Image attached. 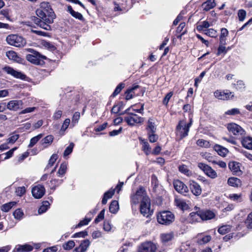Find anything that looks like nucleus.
<instances>
[{"instance_id":"21","label":"nucleus","mask_w":252,"mask_h":252,"mask_svg":"<svg viewBox=\"0 0 252 252\" xmlns=\"http://www.w3.org/2000/svg\"><path fill=\"white\" fill-rule=\"evenodd\" d=\"M214 149L220 156L223 157H225L228 153V150L226 148L220 145L217 144L215 145Z\"/></svg>"},{"instance_id":"18","label":"nucleus","mask_w":252,"mask_h":252,"mask_svg":"<svg viewBox=\"0 0 252 252\" xmlns=\"http://www.w3.org/2000/svg\"><path fill=\"white\" fill-rule=\"evenodd\" d=\"M240 163L235 161L230 162L228 164V167L230 170L234 174L239 175L241 174L242 171L240 170Z\"/></svg>"},{"instance_id":"33","label":"nucleus","mask_w":252,"mask_h":252,"mask_svg":"<svg viewBox=\"0 0 252 252\" xmlns=\"http://www.w3.org/2000/svg\"><path fill=\"white\" fill-rule=\"evenodd\" d=\"M115 190H110L106 191L103 195V197L102 200V203L103 204H106L107 203L108 199L111 198L114 194Z\"/></svg>"},{"instance_id":"27","label":"nucleus","mask_w":252,"mask_h":252,"mask_svg":"<svg viewBox=\"0 0 252 252\" xmlns=\"http://www.w3.org/2000/svg\"><path fill=\"white\" fill-rule=\"evenodd\" d=\"M209 24L206 21V35L211 37H217L218 36L217 32L213 29H209Z\"/></svg>"},{"instance_id":"49","label":"nucleus","mask_w":252,"mask_h":252,"mask_svg":"<svg viewBox=\"0 0 252 252\" xmlns=\"http://www.w3.org/2000/svg\"><path fill=\"white\" fill-rule=\"evenodd\" d=\"M238 16L240 21H243L246 16V11L244 9L239 10L238 11Z\"/></svg>"},{"instance_id":"26","label":"nucleus","mask_w":252,"mask_h":252,"mask_svg":"<svg viewBox=\"0 0 252 252\" xmlns=\"http://www.w3.org/2000/svg\"><path fill=\"white\" fill-rule=\"evenodd\" d=\"M67 11L74 18L80 20H83V15L78 12L75 11L70 5L67 6Z\"/></svg>"},{"instance_id":"59","label":"nucleus","mask_w":252,"mask_h":252,"mask_svg":"<svg viewBox=\"0 0 252 252\" xmlns=\"http://www.w3.org/2000/svg\"><path fill=\"white\" fill-rule=\"evenodd\" d=\"M190 216L191 220L192 222H200V220L198 219L199 216L198 215L196 214L195 212H191L190 214Z\"/></svg>"},{"instance_id":"38","label":"nucleus","mask_w":252,"mask_h":252,"mask_svg":"<svg viewBox=\"0 0 252 252\" xmlns=\"http://www.w3.org/2000/svg\"><path fill=\"white\" fill-rule=\"evenodd\" d=\"M43 135L42 134H39L38 135L32 137L30 140L28 147H32L43 137Z\"/></svg>"},{"instance_id":"30","label":"nucleus","mask_w":252,"mask_h":252,"mask_svg":"<svg viewBox=\"0 0 252 252\" xmlns=\"http://www.w3.org/2000/svg\"><path fill=\"white\" fill-rule=\"evenodd\" d=\"M119 209V203L117 200H113L109 206V211L113 214H115L117 212Z\"/></svg>"},{"instance_id":"63","label":"nucleus","mask_w":252,"mask_h":252,"mask_svg":"<svg viewBox=\"0 0 252 252\" xmlns=\"http://www.w3.org/2000/svg\"><path fill=\"white\" fill-rule=\"evenodd\" d=\"M87 235H88V232L87 231H81V232L75 233L73 235L72 237H73V238H77V237L84 238Z\"/></svg>"},{"instance_id":"34","label":"nucleus","mask_w":252,"mask_h":252,"mask_svg":"<svg viewBox=\"0 0 252 252\" xmlns=\"http://www.w3.org/2000/svg\"><path fill=\"white\" fill-rule=\"evenodd\" d=\"M194 211L195 213L198 215V219L200 220V221L205 220V211L203 209H202L199 207L195 206L194 207Z\"/></svg>"},{"instance_id":"5","label":"nucleus","mask_w":252,"mask_h":252,"mask_svg":"<svg viewBox=\"0 0 252 252\" xmlns=\"http://www.w3.org/2000/svg\"><path fill=\"white\" fill-rule=\"evenodd\" d=\"M29 52L32 54H28L26 56V59L31 63L38 65L41 64V59H46L45 56L41 55L38 52L34 51L33 49H29Z\"/></svg>"},{"instance_id":"51","label":"nucleus","mask_w":252,"mask_h":252,"mask_svg":"<svg viewBox=\"0 0 252 252\" xmlns=\"http://www.w3.org/2000/svg\"><path fill=\"white\" fill-rule=\"evenodd\" d=\"M104 213H105V210L103 209L100 211V212L99 213L97 217L95 219L94 222L96 223H98L101 220H102L104 217Z\"/></svg>"},{"instance_id":"62","label":"nucleus","mask_w":252,"mask_h":252,"mask_svg":"<svg viewBox=\"0 0 252 252\" xmlns=\"http://www.w3.org/2000/svg\"><path fill=\"white\" fill-rule=\"evenodd\" d=\"M226 52H227V50H226V47H225V45L220 44L218 49L217 55H219L222 53L225 54L226 53Z\"/></svg>"},{"instance_id":"14","label":"nucleus","mask_w":252,"mask_h":252,"mask_svg":"<svg viewBox=\"0 0 252 252\" xmlns=\"http://www.w3.org/2000/svg\"><path fill=\"white\" fill-rule=\"evenodd\" d=\"M23 102L21 100H13L8 102L7 108L11 111H17L23 108Z\"/></svg>"},{"instance_id":"45","label":"nucleus","mask_w":252,"mask_h":252,"mask_svg":"<svg viewBox=\"0 0 252 252\" xmlns=\"http://www.w3.org/2000/svg\"><path fill=\"white\" fill-rule=\"evenodd\" d=\"M216 4L215 0H206V11L213 8Z\"/></svg>"},{"instance_id":"54","label":"nucleus","mask_w":252,"mask_h":252,"mask_svg":"<svg viewBox=\"0 0 252 252\" xmlns=\"http://www.w3.org/2000/svg\"><path fill=\"white\" fill-rule=\"evenodd\" d=\"M148 135L149 141L151 143L156 142L158 138V135L156 134L155 133H148Z\"/></svg>"},{"instance_id":"4","label":"nucleus","mask_w":252,"mask_h":252,"mask_svg":"<svg viewBox=\"0 0 252 252\" xmlns=\"http://www.w3.org/2000/svg\"><path fill=\"white\" fill-rule=\"evenodd\" d=\"M146 198H148V196L146 195L144 189L140 188L135 194L132 195L130 197V203L132 208H133L134 205H136L139 202L141 203L143 201H144Z\"/></svg>"},{"instance_id":"6","label":"nucleus","mask_w":252,"mask_h":252,"mask_svg":"<svg viewBox=\"0 0 252 252\" xmlns=\"http://www.w3.org/2000/svg\"><path fill=\"white\" fill-rule=\"evenodd\" d=\"M141 214L144 217L148 218L152 215L153 211L151 209V202L150 198H146L143 201L140 206Z\"/></svg>"},{"instance_id":"41","label":"nucleus","mask_w":252,"mask_h":252,"mask_svg":"<svg viewBox=\"0 0 252 252\" xmlns=\"http://www.w3.org/2000/svg\"><path fill=\"white\" fill-rule=\"evenodd\" d=\"M66 169V164L64 163H62L57 172L58 176L60 177H62L65 173Z\"/></svg>"},{"instance_id":"61","label":"nucleus","mask_w":252,"mask_h":252,"mask_svg":"<svg viewBox=\"0 0 252 252\" xmlns=\"http://www.w3.org/2000/svg\"><path fill=\"white\" fill-rule=\"evenodd\" d=\"M246 223L249 228H252V212L250 213L246 220Z\"/></svg>"},{"instance_id":"19","label":"nucleus","mask_w":252,"mask_h":252,"mask_svg":"<svg viewBox=\"0 0 252 252\" xmlns=\"http://www.w3.org/2000/svg\"><path fill=\"white\" fill-rule=\"evenodd\" d=\"M90 244V241L88 239L84 240L80 244L79 248H76L74 252H85Z\"/></svg>"},{"instance_id":"29","label":"nucleus","mask_w":252,"mask_h":252,"mask_svg":"<svg viewBox=\"0 0 252 252\" xmlns=\"http://www.w3.org/2000/svg\"><path fill=\"white\" fill-rule=\"evenodd\" d=\"M16 250L19 252H31L33 250V247L29 245H18Z\"/></svg>"},{"instance_id":"50","label":"nucleus","mask_w":252,"mask_h":252,"mask_svg":"<svg viewBox=\"0 0 252 252\" xmlns=\"http://www.w3.org/2000/svg\"><path fill=\"white\" fill-rule=\"evenodd\" d=\"M74 146V145L73 143L69 144V146L65 149L64 152V157H66L72 153Z\"/></svg>"},{"instance_id":"46","label":"nucleus","mask_w":252,"mask_h":252,"mask_svg":"<svg viewBox=\"0 0 252 252\" xmlns=\"http://www.w3.org/2000/svg\"><path fill=\"white\" fill-rule=\"evenodd\" d=\"M75 246V243L73 241L70 240L67 242L64 243L63 247L65 250H69L73 248Z\"/></svg>"},{"instance_id":"22","label":"nucleus","mask_w":252,"mask_h":252,"mask_svg":"<svg viewBox=\"0 0 252 252\" xmlns=\"http://www.w3.org/2000/svg\"><path fill=\"white\" fill-rule=\"evenodd\" d=\"M241 143L244 147L249 150H252V138L245 137L242 138Z\"/></svg>"},{"instance_id":"58","label":"nucleus","mask_w":252,"mask_h":252,"mask_svg":"<svg viewBox=\"0 0 252 252\" xmlns=\"http://www.w3.org/2000/svg\"><path fill=\"white\" fill-rule=\"evenodd\" d=\"M228 197L233 201H236L241 198V194L235 193L230 194Z\"/></svg>"},{"instance_id":"20","label":"nucleus","mask_w":252,"mask_h":252,"mask_svg":"<svg viewBox=\"0 0 252 252\" xmlns=\"http://www.w3.org/2000/svg\"><path fill=\"white\" fill-rule=\"evenodd\" d=\"M146 129L147 130L148 134L151 133H156L157 127L153 119H149L147 123V126L146 127Z\"/></svg>"},{"instance_id":"56","label":"nucleus","mask_w":252,"mask_h":252,"mask_svg":"<svg viewBox=\"0 0 252 252\" xmlns=\"http://www.w3.org/2000/svg\"><path fill=\"white\" fill-rule=\"evenodd\" d=\"M233 85L236 87L237 90H241L245 88V84L242 80H239L236 84H233Z\"/></svg>"},{"instance_id":"1","label":"nucleus","mask_w":252,"mask_h":252,"mask_svg":"<svg viewBox=\"0 0 252 252\" xmlns=\"http://www.w3.org/2000/svg\"><path fill=\"white\" fill-rule=\"evenodd\" d=\"M37 17L32 16L31 21L39 27L46 31H51L50 25L54 22L56 15L48 2L43 1L40 3L39 9L36 10Z\"/></svg>"},{"instance_id":"31","label":"nucleus","mask_w":252,"mask_h":252,"mask_svg":"<svg viewBox=\"0 0 252 252\" xmlns=\"http://www.w3.org/2000/svg\"><path fill=\"white\" fill-rule=\"evenodd\" d=\"M63 183V180L60 179H52L49 183L50 189L53 191L55 189L56 187L59 186Z\"/></svg>"},{"instance_id":"7","label":"nucleus","mask_w":252,"mask_h":252,"mask_svg":"<svg viewBox=\"0 0 252 252\" xmlns=\"http://www.w3.org/2000/svg\"><path fill=\"white\" fill-rule=\"evenodd\" d=\"M144 118L139 117L134 113H130L124 118L125 121L128 125L130 126H133L135 124L142 123L144 122Z\"/></svg>"},{"instance_id":"8","label":"nucleus","mask_w":252,"mask_h":252,"mask_svg":"<svg viewBox=\"0 0 252 252\" xmlns=\"http://www.w3.org/2000/svg\"><path fill=\"white\" fill-rule=\"evenodd\" d=\"M227 127L229 132L236 136H243L246 133L245 130L241 126L235 123L228 124Z\"/></svg>"},{"instance_id":"52","label":"nucleus","mask_w":252,"mask_h":252,"mask_svg":"<svg viewBox=\"0 0 252 252\" xmlns=\"http://www.w3.org/2000/svg\"><path fill=\"white\" fill-rule=\"evenodd\" d=\"M240 113V112L239 111V109L238 108H232L225 112V115H236L237 114H239Z\"/></svg>"},{"instance_id":"32","label":"nucleus","mask_w":252,"mask_h":252,"mask_svg":"<svg viewBox=\"0 0 252 252\" xmlns=\"http://www.w3.org/2000/svg\"><path fill=\"white\" fill-rule=\"evenodd\" d=\"M206 175L212 179H214L217 177V172L207 165H206Z\"/></svg>"},{"instance_id":"35","label":"nucleus","mask_w":252,"mask_h":252,"mask_svg":"<svg viewBox=\"0 0 252 252\" xmlns=\"http://www.w3.org/2000/svg\"><path fill=\"white\" fill-rule=\"evenodd\" d=\"M50 203L48 201H44L42 202V205L39 207L38 209L39 214H42L45 212L49 208Z\"/></svg>"},{"instance_id":"24","label":"nucleus","mask_w":252,"mask_h":252,"mask_svg":"<svg viewBox=\"0 0 252 252\" xmlns=\"http://www.w3.org/2000/svg\"><path fill=\"white\" fill-rule=\"evenodd\" d=\"M227 183L229 186L234 187H238L241 185V180L236 177L229 178L227 181Z\"/></svg>"},{"instance_id":"25","label":"nucleus","mask_w":252,"mask_h":252,"mask_svg":"<svg viewBox=\"0 0 252 252\" xmlns=\"http://www.w3.org/2000/svg\"><path fill=\"white\" fill-rule=\"evenodd\" d=\"M54 140V137L51 135H48L42 139L40 143L44 146V148H47L48 146L50 145Z\"/></svg>"},{"instance_id":"15","label":"nucleus","mask_w":252,"mask_h":252,"mask_svg":"<svg viewBox=\"0 0 252 252\" xmlns=\"http://www.w3.org/2000/svg\"><path fill=\"white\" fill-rule=\"evenodd\" d=\"M173 185L175 190L178 192L186 193L188 191V187L180 180L174 181Z\"/></svg>"},{"instance_id":"2","label":"nucleus","mask_w":252,"mask_h":252,"mask_svg":"<svg viewBox=\"0 0 252 252\" xmlns=\"http://www.w3.org/2000/svg\"><path fill=\"white\" fill-rule=\"evenodd\" d=\"M174 215L170 211H163L157 215L158 221L163 225L170 224L174 221Z\"/></svg>"},{"instance_id":"39","label":"nucleus","mask_w":252,"mask_h":252,"mask_svg":"<svg viewBox=\"0 0 252 252\" xmlns=\"http://www.w3.org/2000/svg\"><path fill=\"white\" fill-rule=\"evenodd\" d=\"M138 87V85H135L131 88L127 89L126 92V100H129L130 99L132 98L133 97V94H132L133 91L137 89Z\"/></svg>"},{"instance_id":"17","label":"nucleus","mask_w":252,"mask_h":252,"mask_svg":"<svg viewBox=\"0 0 252 252\" xmlns=\"http://www.w3.org/2000/svg\"><path fill=\"white\" fill-rule=\"evenodd\" d=\"M6 56L9 60L18 63H22L24 61L23 59L21 58L15 52L13 51H8L6 52Z\"/></svg>"},{"instance_id":"12","label":"nucleus","mask_w":252,"mask_h":252,"mask_svg":"<svg viewBox=\"0 0 252 252\" xmlns=\"http://www.w3.org/2000/svg\"><path fill=\"white\" fill-rule=\"evenodd\" d=\"M214 95L218 99L221 100H228L234 97V94L232 92H225L219 90H217L214 93Z\"/></svg>"},{"instance_id":"48","label":"nucleus","mask_w":252,"mask_h":252,"mask_svg":"<svg viewBox=\"0 0 252 252\" xmlns=\"http://www.w3.org/2000/svg\"><path fill=\"white\" fill-rule=\"evenodd\" d=\"M216 217V213L211 210H206V220H212Z\"/></svg>"},{"instance_id":"44","label":"nucleus","mask_w":252,"mask_h":252,"mask_svg":"<svg viewBox=\"0 0 252 252\" xmlns=\"http://www.w3.org/2000/svg\"><path fill=\"white\" fill-rule=\"evenodd\" d=\"M179 170L181 173L188 176H189L191 173V171L188 168L187 166L185 165L180 166L179 167Z\"/></svg>"},{"instance_id":"60","label":"nucleus","mask_w":252,"mask_h":252,"mask_svg":"<svg viewBox=\"0 0 252 252\" xmlns=\"http://www.w3.org/2000/svg\"><path fill=\"white\" fill-rule=\"evenodd\" d=\"M173 95V93L172 92H169L165 96L163 100V104L165 105H167L171 97Z\"/></svg>"},{"instance_id":"57","label":"nucleus","mask_w":252,"mask_h":252,"mask_svg":"<svg viewBox=\"0 0 252 252\" xmlns=\"http://www.w3.org/2000/svg\"><path fill=\"white\" fill-rule=\"evenodd\" d=\"M70 120L69 119H66L61 127V131H64L68 127V126L70 124Z\"/></svg>"},{"instance_id":"53","label":"nucleus","mask_w":252,"mask_h":252,"mask_svg":"<svg viewBox=\"0 0 252 252\" xmlns=\"http://www.w3.org/2000/svg\"><path fill=\"white\" fill-rule=\"evenodd\" d=\"M26 191V190L25 187L23 186L17 188L16 189V193L17 195L22 196L25 193Z\"/></svg>"},{"instance_id":"9","label":"nucleus","mask_w":252,"mask_h":252,"mask_svg":"<svg viewBox=\"0 0 252 252\" xmlns=\"http://www.w3.org/2000/svg\"><path fill=\"white\" fill-rule=\"evenodd\" d=\"M156 245L151 242H145L142 243L138 248V252H155Z\"/></svg>"},{"instance_id":"23","label":"nucleus","mask_w":252,"mask_h":252,"mask_svg":"<svg viewBox=\"0 0 252 252\" xmlns=\"http://www.w3.org/2000/svg\"><path fill=\"white\" fill-rule=\"evenodd\" d=\"M174 203L177 207H179L182 210H185L188 208V206L185 200L182 198H175Z\"/></svg>"},{"instance_id":"40","label":"nucleus","mask_w":252,"mask_h":252,"mask_svg":"<svg viewBox=\"0 0 252 252\" xmlns=\"http://www.w3.org/2000/svg\"><path fill=\"white\" fill-rule=\"evenodd\" d=\"M231 226L230 225H224L218 229V232L221 234H225L230 231Z\"/></svg>"},{"instance_id":"10","label":"nucleus","mask_w":252,"mask_h":252,"mask_svg":"<svg viewBox=\"0 0 252 252\" xmlns=\"http://www.w3.org/2000/svg\"><path fill=\"white\" fill-rule=\"evenodd\" d=\"M188 130L185 126V122L180 121L176 127V135L179 136L180 139H182L188 135Z\"/></svg>"},{"instance_id":"64","label":"nucleus","mask_w":252,"mask_h":252,"mask_svg":"<svg viewBox=\"0 0 252 252\" xmlns=\"http://www.w3.org/2000/svg\"><path fill=\"white\" fill-rule=\"evenodd\" d=\"M143 150L148 155L150 151V148L149 143L147 142H144L143 144Z\"/></svg>"},{"instance_id":"13","label":"nucleus","mask_w":252,"mask_h":252,"mask_svg":"<svg viewBox=\"0 0 252 252\" xmlns=\"http://www.w3.org/2000/svg\"><path fill=\"white\" fill-rule=\"evenodd\" d=\"M45 189L43 186L37 185L32 189V192L33 196L36 198H41L44 194Z\"/></svg>"},{"instance_id":"42","label":"nucleus","mask_w":252,"mask_h":252,"mask_svg":"<svg viewBox=\"0 0 252 252\" xmlns=\"http://www.w3.org/2000/svg\"><path fill=\"white\" fill-rule=\"evenodd\" d=\"M58 158V156L57 154H53L49 159V162L46 167V169H48V168L52 166L57 160Z\"/></svg>"},{"instance_id":"55","label":"nucleus","mask_w":252,"mask_h":252,"mask_svg":"<svg viewBox=\"0 0 252 252\" xmlns=\"http://www.w3.org/2000/svg\"><path fill=\"white\" fill-rule=\"evenodd\" d=\"M19 137V135L18 134H13L7 139V141L8 143H14Z\"/></svg>"},{"instance_id":"16","label":"nucleus","mask_w":252,"mask_h":252,"mask_svg":"<svg viewBox=\"0 0 252 252\" xmlns=\"http://www.w3.org/2000/svg\"><path fill=\"white\" fill-rule=\"evenodd\" d=\"M189 185L190 189L194 195L198 196L201 194L202 190L198 184L193 181H190Z\"/></svg>"},{"instance_id":"43","label":"nucleus","mask_w":252,"mask_h":252,"mask_svg":"<svg viewBox=\"0 0 252 252\" xmlns=\"http://www.w3.org/2000/svg\"><path fill=\"white\" fill-rule=\"evenodd\" d=\"M15 219L20 220L22 219L24 216V213L21 209H16L13 213Z\"/></svg>"},{"instance_id":"28","label":"nucleus","mask_w":252,"mask_h":252,"mask_svg":"<svg viewBox=\"0 0 252 252\" xmlns=\"http://www.w3.org/2000/svg\"><path fill=\"white\" fill-rule=\"evenodd\" d=\"M174 237L173 232L161 234L160 235L161 240L162 243H165L171 241Z\"/></svg>"},{"instance_id":"3","label":"nucleus","mask_w":252,"mask_h":252,"mask_svg":"<svg viewBox=\"0 0 252 252\" xmlns=\"http://www.w3.org/2000/svg\"><path fill=\"white\" fill-rule=\"evenodd\" d=\"M7 43L17 47H23L26 44V40L22 36L18 34H10L6 37Z\"/></svg>"},{"instance_id":"47","label":"nucleus","mask_w":252,"mask_h":252,"mask_svg":"<svg viewBox=\"0 0 252 252\" xmlns=\"http://www.w3.org/2000/svg\"><path fill=\"white\" fill-rule=\"evenodd\" d=\"M125 87V84L123 83H120L118 85V86L116 88L114 92L112 94V96L113 97H115L117 94H118L121 91H122V89L124 88Z\"/></svg>"},{"instance_id":"11","label":"nucleus","mask_w":252,"mask_h":252,"mask_svg":"<svg viewBox=\"0 0 252 252\" xmlns=\"http://www.w3.org/2000/svg\"><path fill=\"white\" fill-rule=\"evenodd\" d=\"M3 69L7 74H10L16 78L25 80L26 78V76L25 74L20 71L14 70L13 68L10 66H5Z\"/></svg>"},{"instance_id":"37","label":"nucleus","mask_w":252,"mask_h":252,"mask_svg":"<svg viewBox=\"0 0 252 252\" xmlns=\"http://www.w3.org/2000/svg\"><path fill=\"white\" fill-rule=\"evenodd\" d=\"M15 202H10L8 203H5L2 205L1 207V210L4 212H8L12 207L16 204Z\"/></svg>"},{"instance_id":"36","label":"nucleus","mask_w":252,"mask_h":252,"mask_svg":"<svg viewBox=\"0 0 252 252\" xmlns=\"http://www.w3.org/2000/svg\"><path fill=\"white\" fill-rule=\"evenodd\" d=\"M124 106V104L122 101L120 102L117 104L113 106L111 109V112L115 114L118 113Z\"/></svg>"}]
</instances>
